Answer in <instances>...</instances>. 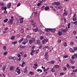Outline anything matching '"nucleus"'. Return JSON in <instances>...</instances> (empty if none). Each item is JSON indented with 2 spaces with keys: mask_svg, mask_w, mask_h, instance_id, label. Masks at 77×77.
I'll list each match as a JSON object with an SVG mask.
<instances>
[{
  "mask_svg": "<svg viewBox=\"0 0 77 77\" xmlns=\"http://www.w3.org/2000/svg\"><path fill=\"white\" fill-rule=\"evenodd\" d=\"M49 48H49V47H48V46H46L44 47L43 48V49L45 51H47L48 49H49Z\"/></svg>",
  "mask_w": 77,
  "mask_h": 77,
  "instance_id": "nucleus-1",
  "label": "nucleus"
},
{
  "mask_svg": "<svg viewBox=\"0 0 77 77\" xmlns=\"http://www.w3.org/2000/svg\"><path fill=\"white\" fill-rule=\"evenodd\" d=\"M48 41V39H45L43 40L42 41V44H45Z\"/></svg>",
  "mask_w": 77,
  "mask_h": 77,
  "instance_id": "nucleus-2",
  "label": "nucleus"
},
{
  "mask_svg": "<svg viewBox=\"0 0 77 77\" xmlns=\"http://www.w3.org/2000/svg\"><path fill=\"white\" fill-rule=\"evenodd\" d=\"M13 19H10L9 21H8V23L10 25H11L13 24Z\"/></svg>",
  "mask_w": 77,
  "mask_h": 77,
  "instance_id": "nucleus-3",
  "label": "nucleus"
},
{
  "mask_svg": "<svg viewBox=\"0 0 77 77\" xmlns=\"http://www.w3.org/2000/svg\"><path fill=\"white\" fill-rule=\"evenodd\" d=\"M31 24L34 27L36 25V23H35V22H34L32 20H31Z\"/></svg>",
  "mask_w": 77,
  "mask_h": 77,
  "instance_id": "nucleus-4",
  "label": "nucleus"
},
{
  "mask_svg": "<svg viewBox=\"0 0 77 77\" xmlns=\"http://www.w3.org/2000/svg\"><path fill=\"white\" fill-rule=\"evenodd\" d=\"M64 12L63 14V16H67L68 15V12H67V11H65V9H64Z\"/></svg>",
  "mask_w": 77,
  "mask_h": 77,
  "instance_id": "nucleus-5",
  "label": "nucleus"
},
{
  "mask_svg": "<svg viewBox=\"0 0 77 77\" xmlns=\"http://www.w3.org/2000/svg\"><path fill=\"white\" fill-rule=\"evenodd\" d=\"M48 52H46L45 53V59L46 60L47 59V58L48 57Z\"/></svg>",
  "mask_w": 77,
  "mask_h": 77,
  "instance_id": "nucleus-6",
  "label": "nucleus"
},
{
  "mask_svg": "<svg viewBox=\"0 0 77 77\" xmlns=\"http://www.w3.org/2000/svg\"><path fill=\"white\" fill-rule=\"evenodd\" d=\"M69 61L70 63H71V64H74L75 61H74V60H71V59H70L69 60Z\"/></svg>",
  "mask_w": 77,
  "mask_h": 77,
  "instance_id": "nucleus-7",
  "label": "nucleus"
},
{
  "mask_svg": "<svg viewBox=\"0 0 77 77\" xmlns=\"http://www.w3.org/2000/svg\"><path fill=\"white\" fill-rule=\"evenodd\" d=\"M11 5H12L11 3H10L7 5V7L8 9H9V8H11Z\"/></svg>",
  "mask_w": 77,
  "mask_h": 77,
  "instance_id": "nucleus-8",
  "label": "nucleus"
},
{
  "mask_svg": "<svg viewBox=\"0 0 77 77\" xmlns=\"http://www.w3.org/2000/svg\"><path fill=\"white\" fill-rule=\"evenodd\" d=\"M62 32H65V33L68 32V28L66 27V29L61 30Z\"/></svg>",
  "mask_w": 77,
  "mask_h": 77,
  "instance_id": "nucleus-9",
  "label": "nucleus"
},
{
  "mask_svg": "<svg viewBox=\"0 0 77 77\" xmlns=\"http://www.w3.org/2000/svg\"><path fill=\"white\" fill-rule=\"evenodd\" d=\"M39 29L38 28H34L33 29V31L34 32H37Z\"/></svg>",
  "mask_w": 77,
  "mask_h": 77,
  "instance_id": "nucleus-10",
  "label": "nucleus"
},
{
  "mask_svg": "<svg viewBox=\"0 0 77 77\" xmlns=\"http://www.w3.org/2000/svg\"><path fill=\"white\" fill-rule=\"evenodd\" d=\"M35 51H35L34 50H32L31 51V52L30 53L31 55L32 56V55H33V53H35Z\"/></svg>",
  "mask_w": 77,
  "mask_h": 77,
  "instance_id": "nucleus-11",
  "label": "nucleus"
},
{
  "mask_svg": "<svg viewBox=\"0 0 77 77\" xmlns=\"http://www.w3.org/2000/svg\"><path fill=\"white\" fill-rule=\"evenodd\" d=\"M49 9H50V8H49V7H46L45 8V10L46 11H48L49 10Z\"/></svg>",
  "mask_w": 77,
  "mask_h": 77,
  "instance_id": "nucleus-12",
  "label": "nucleus"
},
{
  "mask_svg": "<svg viewBox=\"0 0 77 77\" xmlns=\"http://www.w3.org/2000/svg\"><path fill=\"white\" fill-rule=\"evenodd\" d=\"M49 63H51V64H54V63H55V61H54V60H52L50 61Z\"/></svg>",
  "mask_w": 77,
  "mask_h": 77,
  "instance_id": "nucleus-13",
  "label": "nucleus"
},
{
  "mask_svg": "<svg viewBox=\"0 0 77 77\" xmlns=\"http://www.w3.org/2000/svg\"><path fill=\"white\" fill-rule=\"evenodd\" d=\"M24 40V38H22L21 39L19 40L18 42L19 43H21L22 42V41Z\"/></svg>",
  "mask_w": 77,
  "mask_h": 77,
  "instance_id": "nucleus-14",
  "label": "nucleus"
},
{
  "mask_svg": "<svg viewBox=\"0 0 77 77\" xmlns=\"http://www.w3.org/2000/svg\"><path fill=\"white\" fill-rule=\"evenodd\" d=\"M37 44L38 45H39L41 44V42H40V40H37L36 41Z\"/></svg>",
  "mask_w": 77,
  "mask_h": 77,
  "instance_id": "nucleus-15",
  "label": "nucleus"
},
{
  "mask_svg": "<svg viewBox=\"0 0 77 77\" xmlns=\"http://www.w3.org/2000/svg\"><path fill=\"white\" fill-rule=\"evenodd\" d=\"M20 23H21V24L22 23H23V18H21L20 19Z\"/></svg>",
  "mask_w": 77,
  "mask_h": 77,
  "instance_id": "nucleus-16",
  "label": "nucleus"
},
{
  "mask_svg": "<svg viewBox=\"0 0 77 77\" xmlns=\"http://www.w3.org/2000/svg\"><path fill=\"white\" fill-rule=\"evenodd\" d=\"M20 33H21V34H23V33H24V29L23 28L20 30Z\"/></svg>",
  "mask_w": 77,
  "mask_h": 77,
  "instance_id": "nucleus-17",
  "label": "nucleus"
},
{
  "mask_svg": "<svg viewBox=\"0 0 77 77\" xmlns=\"http://www.w3.org/2000/svg\"><path fill=\"white\" fill-rule=\"evenodd\" d=\"M15 68V66H11L10 68V71H12Z\"/></svg>",
  "mask_w": 77,
  "mask_h": 77,
  "instance_id": "nucleus-18",
  "label": "nucleus"
},
{
  "mask_svg": "<svg viewBox=\"0 0 77 77\" xmlns=\"http://www.w3.org/2000/svg\"><path fill=\"white\" fill-rule=\"evenodd\" d=\"M69 51L70 52H71L72 53H73V52H74V50H73V49H72V48H70Z\"/></svg>",
  "mask_w": 77,
  "mask_h": 77,
  "instance_id": "nucleus-19",
  "label": "nucleus"
},
{
  "mask_svg": "<svg viewBox=\"0 0 77 77\" xmlns=\"http://www.w3.org/2000/svg\"><path fill=\"white\" fill-rule=\"evenodd\" d=\"M59 68V66L58 65H55L54 66V68Z\"/></svg>",
  "mask_w": 77,
  "mask_h": 77,
  "instance_id": "nucleus-20",
  "label": "nucleus"
},
{
  "mask_svg": "<svg viewBox=\"0 0 77 77\" xmlns=\"http://www.w3.org/2000/svg\"><path fill=\"white\" fill-rule=\"evenodd\" d=\"M57 6H59L60 5V3L59 2H56Z\"/></svg>",
  "mask_w": 77,
  "mask_h": 77,
  "instance_id": "nucleus-21",
  "label": "nucleus"
},
{
  "mask_svg": "<svg viewBox=\"0 0 77 77\" xmlns=\"http://www.w3.org/2000/svg\"><path fill=\"white\" fill-rule=\"evenodd\" d=\"M58 35H59V36H61V35H62V32H61L59 31L58 33Z\"/></svg>",
  "mask_w": 77,
  "mask_h": 77,
  "instance_id": "nucleus-22",
  "label": "nucleus"
},
{
  "mask_svg": "<svg viewBox=\"0 0 77 77\" xmlns=\"http://www.w3.org/2000/svg\"><path fill=\"white\" fill-rule=\"evenodd\" d=\"M29 74H31V75H33V74H35V73H34V72H29Z\"/></svg>",
  "mask_w": 77,
  "mask_h": 77,
  "instance_id": "nucleus-23",
  "label": "nucleus"
},
{
  "mask_svg": "<svg viewBox=\"0 0 77 77\" xmlns=\"http://www.w3.org/2000/svg\"><path fill=\"white\" fill-rule=\"evenodd\" d=\"M39 53V49H38L36 51L35 53L36 54H38Z\"/></svg>",
  "mask_w": 77,
  "mask_h": 77,
  "instance_id": "nucleus-24",
  "label": "nucleus"
},
{
  "mask_svg": "<svg viewBox=\"0 0 77 77\" xmlns=\"http://www.w3.org/2000/svg\"><path fill=\"white\" fill-rule=\"evenodd\" d=\"M15 37V36L14 35L13 36H12L11 37V39L12 40H14V39Z\"/></svg>",
  "mask_w": 77,
  "mask_h": 77,
  "instance_id": "nucleus-25",
  "label": "nucleus"
},
{
  "mask_svg": "<svg viewBox=\"0 0 77 77\" xmlns=\"http://www.w3.org/2000/svg\"><path fill=\"white\" fill-rule=\"evenodd\" d=\"M26 38H28V39H31L32 38V37L31 36H29V35H27V36H26Z\"/></svg>",
  "mask_w": 77,
  "mask_h": 77,
  "instance_id": "nucleus-26",
  "label": "nucleus"
},
{
  "mask_svg": "<svg viewBox=\"0 0 77 77\" xmlns=\"http://www.w3.org/2000/svg\"><path fill=\"white\" fill-rule=\"evenodd\" d=\"M63 46L64 47H67V44H66V42H65L63 43Z\"/></svg>",
  "mask_w": 77,
  "mask_h": 77,
  "instance_id": "nucleus-27",
  "label": "nucleus"
},
{
  "mask_svg": "<svg viewBox=\"0 0 77 77\" xmlns=\"http://www.w3.org/2000/svg\"><path fill=\"white\" fill-rule=\"evenodd\" d=\"M37 72H39V71H40L41 72H42V70H41V69H38L37 70Z\"/></svg>",
  "mask_w": 77,
  "mask_h": 77,
  "instance_id": "nucleus-28",
  "label": "nucleus"
},
{
  "mask_svg": "<svg viewBox=\"0 0 77 77\" xmlns=\"http://www.w3.org/2000/svg\"><path fill=\"white\" fill-rule=\"evenodd\" d=\"M24 73H25V74H27V70L26 69L24 70Z\"/></svg>",
  "mask_w": 77,
  "mask_h": 77,
  "instance_id": "nucleus-29",
  "label": "nucleus"
},
{
  "mask_svg": "<svg viewBox=\"0 0 77 77\" xmlns=\"http://www.w3.org/2000/svg\"><path fill=\"white\" fill-rule=\"evenodd\" d=\"M17 43V41H16L15 42H12V44H13L14 45H15V44H16Z\"/></svg>",
  "mask_w": 77,
  "mask_h": 77,
  "instance_id": "nucleus-30",
  "label": "nucleus"
},
{
  "mask_svg": "<svg viewBox=\"0 0 77 77\" xmlns=\"http://www.w3.org/2000/svg\"><path fill=\"white\" fill-rule=\"evenodd\" d=\"M45 30L46 32H48V31H49V28H46L45 29Z\"/></svg>",
  "mask_w": 77,
  "mask_h": 77,
  "instance_id": "nucleus-31",
  "label": "nucleus"
},
{
  "mask_svg": "<svg viewBox=\"0 0 77 77\" xmlns=\"http://www.w3.org/2000/svg\"><path fill=\"white\" fill-rule=\"evenodd\" d=\"M45 69L44 70V71L45 72L46 71H47L49 69V68H47L46 69Z\"/></svg>",
  "mask_w": 77,
  "mask_h": 77,
  "instance_id": "nucleus-32",
  "label": "nucleus"
},
{
  "mask_svg": "<svg viewBox=\"0 0 77 77\" xmlns=\"http://www.w3.org/2000/svg\"><path fill=\"white\" fill-rule=\"evenodd\" d=\"M8 21V19H6L4 20V23H6Z\"/></svg>",
  "mask_w": 77,
  "mask_h": 77,
  "instance_id": "nucleus-33",
  "label": "nucleus"
},
{
  "mask_svg": "<svg viewBox=\"0 0 77 77\" xmlns=\"http://www.w3.org/2000/svg\"><path fill=\"white\" fill-rule=\"evenodd\" d=\"M71 59L72 60H74V59H75V57H74V55L72 56L71 57Z\"/></svg>",
  "mask_w": 77,
  "mask_h": 77,
  "instance_id": "nucleus-34",
  "label": "nucleus"
},
{
  "mask_svg": "<svg viewBox=\"0 0 77 77\" xmlns=\"http://www.w3.org/2000/svg\"><path fill=\"white\" fill-rule=\"evenodd\" d=\"M29 43L30 44H32V42H33V41H32V40H30L29 41Z\"/></svg>",
  "mask_w": 77,
  "mask_h": 77,
  "instance_id": "nucleus-35",
  "label": "nucleus"
},
{
  "mask_svg": "<svg viewBox=\"0 0 77 77\" xmlns=\"http://www.w3.org/2000/svg\"><path fill=\"white\" fill-rule=\"evenodd\" d=\"M15 24L16 26H18V21H16L15 23Z\"/></svg>",
  "mask_w": 77,
  "mask_h": 77,
  "instance_id": "nucleus-36",
  "label": "nucleus"
},
{
  "mask_svg": "<svg viewBox=\"0 0 77 77\" xmlns=\"http://www.w3.org/2000/svg\"><path fill=\"white\" fill-rule=\"evenodd\" d=\"M68 57V55H64L63 56V58H67Z\"/></svg>",
  "mask_w": 77,
  "mask_h": 77,
  "instance_id": "nucleus-37",
  "label": "nucleus"
},
{
  "mask_svg": "<svg viewBox=\"0 0 77 77\" xmlns=\"http://www.w3.org/2000/svg\"><path fill=\"white\" fill-rule=\"evenodd\" d=\"M45 8V6H43L42 7L41 9H42V10H44Z\"/></svg>",
  "mask_w": 77,
  "mask_h": 77,
  "instance_id": "nucleus-38",
  "label": "nucleus"
},
{
  "mask_svg": "<svg viewBox=\"0 0 77 77\" xmlns=\"http://www.w3.org/2000/svg\"><path fill=\"white\" fill-rule=\"evenodd\" d=\"M6 65H5L3 67V70H5L6 69Z\"/></svg>",
  "mask_w": 77,
  "mask_h": 77,
  "instance_id": "nucleus-39",
  "label": "nucleus"
},
{
  "mask_svg": "<svg viewBox=\"0 0 77 77\" xmlns=\"http://www.w3.org/2000/svg\"><path fill=\"white\" fill-rule=\"evenodd\" d=\"M32 41L33 42H35V41H36V39H35V38H32Z\"/></svg>",
  "mask_w": 77,
  "mask_h": 77,
  "instance_id": "nucleus-40",
  "label": "nucleus"
},
{
  "mask_svg": "<svg viewBox=\"0 0 77 77\" xmlns=\"http://www.w3.org/2000/svg\"><path fill=\"white\" fill-rule=\"evenodd\" d=\"M7 54H8V52L7 51H6L4 52V53L3 54V55H4V56H6V55Z\"/></svg>",
  "mask_w": 77,
  "mask_h": 77,
  "instance_id": "nucleus-41",
  "label": "nucleus"
},
{
  "mask_svg": "<svg viewBox=\"0 0 77 77\" xmlns=\"http://www.w3.org/2000/svg\"><path fill=\"white\" fill-rule=\"evenodd\" d=\"M70 45H73L74 44V42H70Z\"/></svg>",
  "mask_w": 77,
  "mask_h": 77,
  "instance_id": "nucleus-42",
  "label": "nucleus"
},
{
  "mask_svg": "<svg viewBox=\"0 0 77 77\" xmlns=\"http://www.w3.org/2000/svg\"><path fill=\"white\" fill-rule=\"evenodd\" d=\"M67 67L69 69L70 68V66H69V65L68 64H67Z\"/></svg>",
  "mask_w": 77,
  "mask_h": 77,
  "instance_id": "nucleus-43",
  "label": "nucleus"
},
{
  "mask_svg": "<svg viewBox=\"0 0 77 77\" xmlns=\"http://www.w3.org/2000/svg\"><path fill=\"white\" fill-rule=\"evenodd\" d=\"M52 5H54V6L57 5L56 2H54L52 4Z\"/></svg>",
  "mask_w": 77,
  "mask_h": 77,
  "instance_id": "nucleus-44",
  "label": "nucleus"
},
{
  "mask_svg": "<svg viewBox=\"0 0 77 77\" xmlns=\"http://www.w3.org/2000/svg\"><path fill=\"white\" fill-rule=\"evenodd\" d=\"M73 72H77V69L74 70H73Z\"/></svg>",
  "mask_w": 77,
  "mask_h": 77,
  "instance_id": "nucleus-45",
  "label": "nucleus"
},
{
  "mask_svg": "<svg viewBox=\"0 0 77 77\" xmlns=\"http://www.w3.org/2000/svg\"><path fill=\"white\" fill-rule=\"evenodd\" d=\"M56 31V29H53L52 30V32H54Z\"/></svg>",
  "mask_w": 77,
  "mask_h": 77,
  "instance_id": "nucleus-46",
  "label": "nucleus"
},
{
  "mask_svg": "<svg viewBox=\"0 0 77 77\" xmlns=\"http://www.w3.org/2000/svg\"><path fill=\"white\" fill-rule=\"evenodd\" d=\"M58 9H62V6H58Z\"/></svg>",
  "mask_w": 77,
  "mask_h": 77,
  "instance_id": "nucleus-47",
  "label": "nucleus"
},
{
  "mask_svg": "<svg viewBox=\"0 0 77 77\" xmlns=\"http://www.w3.org/2000/svg\"><path fill=\"white\" fill-rule=\"evenodd\" d=\"M0 5L1 6H4V4L3 2H1Z\"/></svg>",
  "mask_w": 77,
  "mask_h": 77,
  "instance_id": "nucleus-48",
  "label": "nucleus"
},
{
  "mask_svg": "<svg viewBox=\"0 0 77 77\" xmlns=\"http://www.w3.org/2000/svg\"><path fill=\"white\" fill-rule=\"evenodd\" d=\"M77 20V18L75 17H74L72 19L73 21H75Z\"/></svg>",
  "mask_w": 77,
  "mask_h": 77,
  "instance_id": "nucleus-49",
  "label": "nucleus"
},
{
  "mask_svg": "<svg viewBox=\"0 0 77 77\" xmlns=\"http://www.w3.org/2000/svg\"><path fill=\"white\" fill-rule=\"evenodd\" d=\"M51 71L52 72H54V69H51Z\"/></svg>",
  "mask_w": 77,
  "mask_h": 77,
  "instance_id": "nucleus-50",
  "label": "nucleus"
},
{
  "mask_svg": "<svg viewBox=\"0 0 77 77\" xmlns=\"http://www.w3.org/2000/svg\"><path fill=\"white\" fill-rule=\"evenodd\" d=\"M73 33L74 35H75L76 34V31H74L73 32Z\"/></svg>",
  "mask_w": 77,
  "mask_h": 77,
  "instance_id": "nucleus-51",
  "label": "nucleus"
},
{
  "mask_svg": "<svg viewBox=\"0 0 77 77\" xmlns=\"http://www.w3.org/2000/svg\"><path fill=\"white\" fill-rule=\"evenodd\" d=\"M40 39H41V40H42V39H44V37H43L42 36H41L40 37Z\"/></svg>",
  "mask_w": 77,
  "mask_h": 77,
  "instance_id": "nucleus-52",
  "label": "nucleus"
},
{
  "mask_svg": "<svg viewBox=\"0 0 77 77\" xmlns=\"http://www.w3.org/2000/svg\"><path fill=\"white\" fill-rule=\"evenodd\" d=\"M73 56L74 57H77V54H74L73 55Z\"/></svg>",
  "mask_w": 77,
  "mask_h": 77,
  "instance_id": "nucleus-53",
  "label": "nucleus"
},
{
  "mask_svg": "<svg viewBox=\"0 0 77 77\" xmlns=\"http://www.w3.org/2000/svg\"><path fill=\"white\" fill-rule=\"evenodd\" d=\"M20 69L19 70L17 71V72L18 74H20L21 72H20Z\"/></svg>",
  "mask_w": 77,
  "mask_h": 77,
  "instance_id": "nucleus-54",
  "label": "nucleus"
},
{
  "mask_svg": "<svg viewBox=\"0 0 77 77\" xmlns=\"http://www.w3.org/2000/svg\"><path fill=\"white\" fill-rule=\"evenodd\" d=\"M41 3H38L37 4V6H41Z\"/></svg>",
  "mask_w": 77,
  "mask_h": 77,
  "instance_id": "nucleus-55",
  "label": "nucleus"
},
{
  "mask_svg": "<svg viewBox=\"0 0 77 77\" xmlns=\"http://www.w3.org/2000/svg\"><path fill=\"white\" fill-rule=\"evenodd\" d=\"M25 42L26 43L28 42V40L27 39H26L25 40Z\"/></svg>",
  "mask_w": 77,
  "mask_h": 77,
  "instance_id": "nucleus-56",
  "label": "nucleus"
},
{
  "mask_svg": "<svg viewBox=\"0 0 77 77\" xmlns=\"http://www.w3.org/2000/svg\"><path fill=\"white\" fill-rule=\"evenodd\" d=\"M66 69H67V68H66V67H64L63 69L64 71H66Z\"/></svg>",
  "mask_w": 77,
  "mask_h": 77,
  "instance_id": "nucleus-57",
  "label": "nucleus"
},
{
  "mask_svg": "<svg viewBox=\"0 0 77 77\" xmlns=\"http://www.w3.org/2000/svg\"><path fill=\"white\" fill-rule=\"evenodd\" d=\"M26 43H27L26 42H22V44H23L24 45H25V44H26Z\"/></svg>",
  "mask_w": 77,
  "mask_h": 77,
  "instance_id": "nucleus-58",
  "label": "nucleus"
},
{
  "mask_svg": "<svg viewBox=\"0 0 77 77\" xmlns=\"http://www.w3.org/2000/svg\"><path fill=\"white\" fill-rule=\"evenodd\" d=\"M52 30L53 29H52L49 28V31H50V32H52Z\"/></svg>",
  "mask_w": 77,
  "mask_h": 77,
  "instance_id": "nucleus-59",
  "label": "nucleus"
},
{
  "mask_svg": "<svg viewBox=\"0 0 77 77\" xmlns=\"http://www.w3.org/2000/svg\"><path fill=\"white\" fill-rule=\"evenodd\" d=\"M23 45H20V46H19V48H23Z\"/></svg>",
  "mask_w": 77,
  "mask_h": 77,
  "instance_id": "nucleus-60",
  "label": "nucleus"
},
{
  "mask_svg": "<svg viewBox=\"0 0 77 77\" xmlns=\"http://www.w3.org/2000/svg\"><path fill=\"white\" fill-rule=\"evenodd\" d=\"M4 13L5 14H7V11H6V10H5L4 12Z\"/></svg>",
  "mask_w": 77,
  "mask_h": 77,
  "instance_id": "nucleus-61",
  "label": "nucleus"
},
{
  "mask_svg": "<svg viewBox=\"0 0 77 77\" xmlns=\"http://www.w3.org/2000/svg\"><path fill=\"white\" fill-rule=\"evenodd\" d=\"M23 57H27V55L26 54H25L23 56Z\"/></svg>",
  "mask_w": 77,
  "mask_h": 77,
  "instance_id": "nucleus-62",
  "label": "nucleus"
},
{
  "mask_svg": "<svg viewBox=\"0 0 77 77\" xmlns=\"http://www.w3.org/2000/svg\"><path fill=\"white\" fill-rule=\"evenodd\" d=\"M17 56L18 57H20L21 56L20 55V54H17Z\"/></svg>",
  "mask_w": 77,
  "mask_h": 77,
  "instance_id": "nucleus-63",
  "label": "nucleus"
},
{
  "mask_svg": "<svg viewBox=\"0 0 77 77\" xmlns=\"http://www.w3.org/2000/svg\"><path fill=\"white\" fill-rule=\"evenodd\" d=\"M74 24L75 25H77V20L76 21L74 22Z\"/></svg>",
  "mask_w": 77,
  "mask_h": 77,
  "instance_id": "nucleus-64",
  "label": "nucleus"
}]
</instances>
